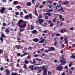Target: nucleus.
Returning a JSON list of instances; mask_svg holds the SVG:
<instances>
[{"instance_id":"nucleus-1","label":"nucleus","mask_w":75,"mask_h":75,"mask_svg":"<svg viewBox=\"0 0 75 75\" xmlns=\"http://www.w3.org/2000/svg\"><path fill=\"white\" fill-rule=\"evenodd\" d=\"M64 55L62 56V59L60 60V62L61 64H60V65H64L66 64V58H64Z\"/></svg>"},{"instance_id":"nucleus-2","label":"nucleus","mask_w":75,"mask_h":75,"mask_svg":"<svg viewBox=\"0 0 75 75\" xmlns=\"http://www.w3.org/2000/svg\"><path fill=\"white\" fill-rule=\"evenodd\" d=\"M46 67L45 66H44L42 68V70L43 71V75H47V69L45 68Z\"/></svg>"},{"instance_id":"nucleus-3","label":"nucleus","mask_w":75,"mask_h":75,"mask_svg":"<svg viewBox=\"0 0 75 75\" xmlns=\"http://www.w3.org/2000/svg\"><path fill=\"white\" fill-rule=\"evenodd\" d=\"M33 17V15L31 13H30L28 15H26L25 16V19H29L30 18V19L32 18Z\"/></svg>"},{"instance_id":"nucleus-4","label":"nucleus","mask_w":75,"mask_h":75,"mask_svg":"<svg viewBox=\"0 0 75 75\" xmlns=\"http://www.w3.org/2000/svg\"><path fill=\"white\" fill-rule=\"evenodd\" d=\"M61 65H60V64H59V66H57L56 67V70H58L59 71H61L63 69V67H62Z\"/></svg>"},{"instance_id":"nucleus-5","label":"nucleus","mask_w":75,"mask_h":75,"mask_svg":"<svg viewBox=\"0 0 75 75\" xmlns=\"http://www.w3.org/2000/svg\"><path fill=\"white\" fill-rule=\"evenodd\" d=\"M23 20L22 19L19 20L17 23V24L19 25V27H20L21 25V24H23Z\"/></svg>"},{"instance_id":"nucleus-6","label":"nucleus","mask_w":75,"mask_h":75,"mask_svg":"<svg viewBox=\"0 0 75 75\" xmlns=\"http://www.w3.org/2000/svg\"><path fill=\"white\" fill-rule=\"evenodd\" d=\"M44 20L43 19H39L38 21H37L36 22V24L37 23H39V24H41L42 23L44 22Z\"/></svg>"},{"instance_id":"nucleus-7","label":"nucleus","mask_w":75,"mask_h":75,"mask_svg":"<svg viewBox=\"0 0 75 75\" xmlns=\"http://www.w3.org/2000/svg\"><path fill=\"white\" fill-rule=\"evenodd\" d=\"M42 38H43V37H41L40 38V41L39 42V44H41V43H42V42H44V41H45V39Z\"/></svg>"},{"instance_id":"nucleus-8","label":"nucleus","mask_w":75,"mask_h":75,"mask_svg":"<svg viewBox=\"0 0 75 75\" xmlns=\"http://www.w3.org/2000/svg\"><path fill=\"white\" fill-rule=\"evenodd\" d=\"M5 10H6V8L4 7H3L0 10V11L1 13H2V14H4V13Z\"/></svg>"},{"instance_id":"nucleus-9","label":"nucleus","mask_w":75,"mask_h":75,"mask_svg":"<svg viewBox=\"0 0 75 75\" xmlns=\"http://www.w3.org/2000/svg\"><path fill=\"white\" fill-rule=\"evenodd\" d=\"M55 48L52 46L51 47L50 49H48L49 51H51L53 50H55Z\"/></svg>"},{"instance_id":"nucleus-10","label":"nucleus","mask_w":75,"mask_h":75,"mask_svg":"<svg viewBox=\"0 0 75 75\" xmlns=\"http://www.w3.org/2000/svg\"><path fill=\"white\" fill-rule=\"evenodd\" d=\"M26 23H24L23 25H21L20 27V28H23V27H26Z\"/></svg>"},{"instance_id":"nucleus-11","label":"nucleus","mask_w":75,"mask_h":75,"mask_svg":"<svg viewBox=\"0 0 75 75\" xmlns=\"http://www.w3.org/2000/svg\"><path fill=\"white\" fill-rule=\"evenodd\" d=\"M6 75H10V70L8 69H6Z\"/></svg>"},{"instance_id":"nucleus-12","label":"nucleus","mask_w":75,"mask_h":75,"mask_svg":"<svg viewBox=\"0 0 75 75\" xmlns=\"http://www.w3.org/2000/svg\"><path fill=\"white\" fill-rule=\"evenodd\" d=\"M33 41H34V42H38V41H39V39H38V38H34L33 40Z\"/></svg>"},{"instance_id":"nucleus-13","label":"nucleus","mask_w":75,"mask_h":75,"mask_svg":"<svg viewBox=\"0 0 75 75\" xmlns=\"http://www.w3.org/2000/svg\"><path fill=\"white\" fill-rule=\"evenodd\" d=\"M35 16H37V17H38V14L37 13V9L36 8H35Z\"/></svg>"},{"instance_id":"nucleus-14","label":"nucleus","mask_w":75,"mask_h":75,"mask_svg":"<svg viewBox=\"0 0 75 75\" xmlns=\"http://www.w3.org/2000/svg\"><path fill=\"white\" fill-rule=\"evenodd\" d=\"M18 3V1H14L13 2V4L14 5H17Z\"/></svg>"},{"instance_id":"nucleus-15","label":"nucleus","mask_w":75,"mask_h":75,"mask_svg":"<svg viewBox=\"0 0 75 75\" xmlns=\"http://www.w3.org/2000/svg\"><path fill=\"white\" fill-rule=\"evenodd\" d=\"M26 4H27V6H30L31 5V3L30 2H28L26 3Z\"/></svg>"},{"instance_id":"nucleus-16","label":"nucleus","mask_w":75,"mask_h":75,"mask_svg":"<svg viewBox=\"0 0 75 75\" xmlns=\"http://www.w3.org/2000/svg\"><path fill=\"white\" fill-rule=\"evenodd\" d=\"M69 2L68 1H67L66 2H64L63 3V4L64 5H66V4H69Z\"/></svg>"},{"instance_id":"nucleus-17","label":"nucleus","mask_w":75,"mask_h":75,"mask_svg":"<svg viewBox=\"0 0 75 75\" xmlns=\"http://www.w3.org/2000/svg\"><path fill=\"white\" fill-rule=\"evenodd\" d=\"M42 15L41 14H40L38 16V18L39 19H41V18H42Z\"/></svg>"},{"instance_id":"nucleus-18","label":"nucleus","mask_w":75,"mask_h":75,"mask_svg":"<svg viewBox=\"0 0 75 75\" xmlns=\"http://www.w3.org/2000/svg\"><path fill=\"white\" fill-rule=\"evenodd\" d=\"M36 33H37V30H33L32 32V33L33 34H35Z\"/></svg>"},{"instance_id":"nucleus-19","label":"nucleus","mask_w":75,"mask_h":75,"mask_svg":"<svg viewBox=\"0 0 75 75\" xmlns=\"http://www.w3.org/2000/svg\"><path fill=\"white\" fill-rule=\"evenodd\" d=\"M1 37L2 38H6V36L4 34H2Z\"/></svg>"},{"instance_id":"nucleus-20","label":"nucleus","mask_w":75,"mask_h":75,"mask_svg":"<svg viewBox=\"0 0 75 75\" xmlns=\"http://www.w3.org/2000/svg\"><path fill=\"white\" fill-rule=\"evenodd\" d=\"M5 31L6 33H7V34H9V30L7 29H6L5 30Z\"/></svg>"},{"instance_id":"nucleus-21","label":"nucleus","mask_w":75,"mask_h":75,"mask_svg":"<svg viewBox=\"0 0 75 75\" xmlns=\"http://www.w3.org/2000/svg\"><path fill=\"white\" fill-rule=\"evenodd\" d=\"M73 63V62H71L69 63V67H71V66H72Z\"/></svg>"},{"instance_id":"nucleus-22","label":"nucleus","mask_w":75,"mask_h":75,"mask_svg":"<svg viewBox=\"0 0 75 75\" xmlns=\"http://www.w3.org/2000/svg\"><path fill=\"white\" fill-rule=\"evenodd\" d=\"M17 75V73L16 72L14 73L13 72H12L11 75Z\"/></svg>"},{"instance_id":"nucleus-23","label":"nucleus","mask_w":75,"mask_h":75,"mask_svg":"<svg viewBox=\"0 0 75 75\" xmlns=\"http://www.w3.org/2000/svg\"><path fill=\"white\" fill-rule=\"evenodd\" d=\"M3 52H4V51L3 50L1 49H0V54H3Z\"/></svg>"},{"instance_id":"nucleus-24","label":"nucleus","mask_w":75,"mask_h":75,"mask_svg":"<svg viewBox=\"0 0 75 75\" xmlns=\"http://www.w3.org/2000/svg\"><path fill=\"white\" fill-rule=\"evenodd\" d=\"M57 6L58 8H60L61 7V4H59V5H57Z\"/></svg>"},{"instance_id":"nucleus-25","label":"nucleus","mask_w":75,"mask_h":75,"mask_svg":"<svg viewBox=\"0 0 75 75\" xmlns=\"http://www.w3.org/2000/svg\"><path fill=\"white\" fill-rule=\"evenodd\" d=\"M33 29H34V26L33 25H31V27H30V30H33Z\"/></svg>"},{"instance_id":"nucleus-26","label":"nucleus","mask_w":75,"mask_h":75,"mask_svg":"<svg viewBox=\"0 0 75 75\" xmlns=\"http://www.w3.org/2000/svg\"><path fill=\"white\" fill-rule=\"evenodd\" d=\"M57 17H56L53 20V22L54 23H55L56 22V18H57Z\"/></svg>"},{"instance_id":"nucleus-27","label":"nucleus","mask_w":75,"mask_h":75,"mask_svg":"<svg viewBox=\"0 0 75 75\" xmlns=\"http://www.w3.org/2000/svg\"><path fill=\"white\" fill-rule=\"evenodd\" d=\"M56 35L57 37H59V36H61V34H60V33H57L56 34Z\"/></svg>"},{"instance_id":"nucleus-28","label":"nucleus","mask_w":75,"mask_h":75,"mask_svg":"<svg viewBox=\"0 0 75 75\" xmlns=\"http://www.w3.org/2000/svg\"><path fill=\"white\" fill-rule=\"evenodd\" d=\"M20 40V38H18L17 39V41H18V42H19V43H20L21 42L19 40Z\"/></svg>"},{"instance_id":"nucleus-29","label":"nucleus","mask_w":75,"mask_h":75,"mask_svg":"<svg viewBox=\"0 0 75 75\" xmlns=\"http://www.w3.org/2000/svg\"><path fill=\"white\" fill-rule=\"evenodd\" d=\"M16 7L18 9H20V8H21V6H17Z\"/></svg>"},{"instance_id":"nucleus-30","label":"nucleus","mask_w":75,"mask_h":75,"mask_svg":"<svg viewBox=\"0 0 75 75\" xmlns=\"http://www.w3.org/2000/svg\"><path fill=\"white\" fill-rule=\"evenodd\" d=\"M60 10L61 11H62V12L64 13V8L62 7L61 8Z\"/></svg>"},{"instance_id":"nucleus-31","label":"nucleus","mask_w":75,"mask_h":75,"mask_svg":"<svg viewBox=\"0 0 75 75\" xmlns=\"http://www.w3.org/2000/svg\"><path fill=\"white\" fill-rule=\"evenodd\" d=\"M43 27H47V23H44V25H43Z\"/></svg>"},{"instance_id":"nucleus-32","label":"nucleus","mask_w":75,"mask_h":75,"mask_svg":"<svg viewBox=\"0 0 75 75\" xmlns=\"http://www.w3.org/2000/svg\"><path fill=\"white\" fill-rule=\"evenodd\" d=\"M17 49H19L20 48V45H17L16 46Z\"/></svg>"},{"instance_id":"nucleus-33","label":"nucleus","mask_w":75,"mask_h":75,"mask_svg":"<svg viewBox=\"0 0 75 75\" xmlns=\"http://www.w3.org/2000/svg\"><path fill=\"white\" fill-rule=\"evenodd\" d=\"M31 70H32V71L34 70V66L33 65L31 66Z\"/></svg>"},{"instance_id":"nucleus-34","label":"nucleus","mask_w":75,"mask_h":75,"mask_svg":"<svg viewBox=\"0 0 75 75\" xmlns=\"http://www.w3.org/2000/svg\"><path fill=\"white\" fill-rule=\"evenodd\" d=\"M28 52H25L23 54V55H24V56H25V55H28Z\"/></svg>"},{"instance_id":"nucleus-35","label":"nucleus","mask_w":75,"mask_h":75,"mask_svg":"<svg viewBox=\"0 0 75 75\" xmlns=\"http://www.w3.org/2000/svg\"><path fill=\"white\" fill-rule=\"evenodd\" d=\"M3 38H2V37H1L0 38V40H1V41L2 42V41H3Z\"/></svg>"},{"instance_id":"nucleus-36","label":"nucleus","mask_w":75,"mask_h":75,"mask_svg":"<svg viewBox=\"0 0 75 75\" xmlns=\"http://www.w3.org/2000/svg\"><path fill=\"white\" fill-rule=\"evenodd\" d=\"M33 64H36V62H35V59H33Z\"/></svg>"},{"instance_id":"nucleus-37","label":"nucleus","mask_w":75,"mask_h":75,"mask_svg":"<svg viewBox=\"0 0 75 75\" xmlns=\"http://www.w3.org/2000/svg\"><path fill=\"white\" fill-rule=\"evenodd\" d=\"M48 74H49V75H52V73L50 71H48Z\"/></svg>"},{"instance_id":"nucleus-38","label":"nucleus","mask_w":75,"mask_h":75,"mask_svg":"<svg viewBox=\"0 0 75 75\" xmlns=\"http://www.w3.org/2000/svg\"><path fill=\"white\" fill-rule=\"evenodd\" d=\"M47 31H48L47 30H45L43 31V33H45L46 34V33H47Z\"/></svg>"},{"instance_id":"nucleus-39","label":"nucleus","mask_w":75,"mask_h":75,"mask_svg":"<svg viewBox=\"0 0 75 75\" xmlns=\"http://www.w3.org/2000/svg\"><path fill=\"white\" fill-rule=\"evenodd\" d=\"M39 6V4H37L36 5L35 7L36 8H37Z\"/></svg>"},{"instance_id":"nucleus-40","label":"nucleus","mask_w":75,"mask_h":75,"mask_svg":"<svg viewBox=\"0 0 75 75\" xmlns=\"http://www.w3.org/2000/svg\"><path fill=\"white\" fill-rule=\"evenodd\" d=\"M23 11L26 14H27L28 13L27 12V11H26V10L24 9Z\"/></svg>"},{"instance_id":"nucleus-41","label":"nucleus","mask_w":75,"mask_h":75,"mask_svg":"<svg viewBox=\"0 0 75 75\" xmlns=\"http://www.w3.org/2000/svg\"><path fill=\"white\" fill-rule=\"evenodd\" d=\"M21 55V53H18L17 54V55L18 56V57H20V55Z\"/></svg>"},{"instance_id":"nucleus-42","label":"nucleus","mask_w":75,"mask_h":75,"mask_svg":"<svg viewBox=\"0 0 75 75\" xmlns=\"http://www.w3.org/2000/svg\"><path fill=\"white\" fill-rule=\"evenodd\" d=\"M43 6H44V5H43L40 6L39 7V8H42Z\"/></svg>"},{"instance_id":"nucleus-43","label":"nucleus","mask_w":75,"mask_h":75,"mask_svg":"<svg viewBox=\"0 0 75 75\" xmlns=\"http://www.w3.org/2000/svg\"><path fill=\"white\" fill-rule=\"evenodd\" d=\"M35 0H32V2L34 4H35V3H34V1H35Z\"/></svg>"},{"instance_id":"nucleus-44","label":"nucleus","mask_w":75,"mask_h":75,"mask_svg":"<svg viewBox=\"0 0 75 75\" xmlns=\"http://www.w3.org/2000/svg\"><path fill=\"white\" fill-rule=\"evenodd\" d=\"M30 58H31V57H30V55H28L27 57V58H28V59H30Z\"/></svg>"},{"instance_id":"nucleus-45","label":"nucleus","mask_w":75,"mask_h":75,"mask_svg":"<svg viewBox=\"0 0 75 75\" xmlns=\"http://www.w3.org/2000/svg\"><path fill=\"white\" fill-rule=\"evenodd\" d=\"M62 15H60L59 16V18L60 19H62Z\"/></svg>"},{"instance_id":"nucleus-46","label":"nucleus","mask_w":75,"mask_h":75,"mask_svg":"<svg viewBox=\"0 0 75 75\" xmlns=\"http://www.w3.org/2000/svg\"><path fill=\"white\" fill-rule=\"evenodd\" d=\"M24 68H25V69H27V66H26V64H24Z\"/></svg>"},{"instance_id":"nucleus-47","label":"nucleus","mask_w":75,"mask_h":75,"mask_svg":"<svg viewBox=\"0 0 75 75\" xmlns=\"http://www.w3.org/2000/svg\"><path fill=\"white\" fill-rule=\"evenodd\" d=\"M42 4L43 5L45 4H46V2H45V1H43L42 2Z\"/></svg>"},{"instance_id":"nucleus-48","label":"nucleus","mask_w":75,"mask_h":75,"mask_svg":"<svg viewBox=\"0 0 75 75\" xmlns=\"http://www.w3.org/2000/svg\"><path fill=\"white\" fill-rule=\"evenodd\" d=\"M38 57V55L36 54H35L34 55V57Z\"/></svg>"},{"instance_id":"nucleus-49","label":"nucleus","mask_w":75,"mask_h":75,"mask_svg":"<svg viewBox=\"0 0 75 75\" xmlns=\"http://www.w3.org/2000/svg\"><path fill=\"white\" fill-rule=\"evenodd\" d=\"M48 51H49V50H48H48H45L43 52H48Z\"/></svg>"},{"instance_id":"nucleus-50","label":"nucleus","mask_w":75,"mask_h":75,"mask_svg":"<svg viewBox=\"0 0 75 75\" xmlns=\"http://www.w3.org/2000/svg\"><path fill=\"white\" fill-rule=\"evenodd\" d=\"M6 25H7V24L6 23H4L3 24V26H4V27H5L6 26Z\"/></svg>"},{"instance_id":"nucleus-51","label":"nucleus","mask_w":75,"mask_h":75,"mask_svg":"<svg viewBox=\"0 0 75 75\" xmlns=\"http://www.w3.org/2000/svg\"><path fill=\"white\" fill-rule=\"evenodd\" d=\"M48 16H46L45 17V20H47V19H48Z\"/></svg>"},{"instance_id":"nucleus-52","label":"nucleus","mask_w":75,"mask_h":75,"mask_svg":"<svg viewBox=\"0 0 75 75\" xmlns=\"http://www.w3.org/2000/svg\"><path fill=\"white\" fill-rule=\"evenodd\" d=\"M25 64H28V61L27 60H25Z\"/></svg>"},{"instance_id":"nucleus-53","label":"nucleus","mask_w":75,"mask_h":75,"mask_svg":"<svg viewBox=\"0 0 75 75\" xmlns=\"http://www.w3.org/2000/svg\"><path fill=\"white\" fill-rule=\"evenodd\" d=\"M4 69V68L3 67H1L0 68L1 71H3Z\"/></svg>"},{"instance_id":"nucleus-54","label":"nucleus","mask_w":75,"mask_h":75,"mask_svg":"<svg viewBox=\"0 0 75 75\" xmlns=\"http://www.w3.org/2000/svg\"><path fill=\"white\" fill-rule=\"evenodd\" d=\"M50 27H52V26H53V23H51L50 25Z\"/></svg>"},{"instance_id":"nucleus-55","label":"nucleus","mask_w":75,"mask_h":75,"mask_svg":"<svg viewBox=\"0 0 75 75\" xmlns=\"http://www.w3.org/2000/svg\"><path fill=\"white\" fill-rule=\"evenodd\" d=\"M15 14L16 15H18L19 14V13L18 12H15Z\"/></svg>"},{"instance_id":"nucleus-56","label":"nucleus","mask_w":75,"mask_h":75,"mask_svg":"<svg viewBox=\"0 0 75 75\" xmlns=\"http://www.w3.org/2000/svg\"><path fill=\"white\" fill-rule=\"evenodd\" d=\"M48 16H51V14L50 12H49V13H48Z\"/></svg>"},{"instance_id":"nucleus-57","label":"nucleus","mask_w":75,"mask_h":75,"mask_svg":"<svg viewBox=\"0 0 75 75\" xmlns=\"http://www.w3.org/2000/svg\"><path fill=\"white\" fill-rule=\"evenodd\" d=\"M74 54H72V55H71L70 57L71 58H73V57L74 56Z\"/></svg>"},{"instance_id":"nucleus-58","label":"nucleus","mask_w":75,"mask_h":75,"mask_svg":"<svg viewBox=\"0 0 75 75\" xmlns=\"http://www.w3.org/2000/svg\"><path fill=\"white\" fill-rule=\"evenodd\" d=\"M23 12H21L20 13V16H22V15H23Z\"/></svg>"},{"instance_id":"nucleus-59","label":"nucleus","mask_w":75,"mask_h":75,"mask_svg":"<svg viewBox=\"0 0 75 75\" xmlns=\"http://www.w3.org/2000/svg\"><path fill=\"white\" fill-rule=\"evenodd\" d=\"M34 69H35V70H37V67H34Z\"/></svg>"},{"instance_id":"nucleus-60","label":"nucleus","mask_w":75,"mask_h":75,"mask_svg":"<svg viewBox=\"0 0 75 75\" xmlns=\"http://www.w3.org/2000/svg\"><path fill=\"white\" fill-rule=\"evenodd\" d=\"M70 74H72V71H71L69 70V73Z\"/></svg>"},{"instance_id":"nucleus-61","label":"nucleus","mask_w":75,"mask_h":75,"mask_svg":"<svg viewBox=\"0 0 75 75\" xmlns=\"http://www.w3.org/2000/svg\"><path fill=\"white\" fill-rule=\"evenodd\" d=\"M74 68L73 67H72L71 68V70H72V71H73L74 70Z\"/></svg>"},{"instance_id":"nucleus-62","label":"nucleus","mask_w":75,"mask_h":75,"mask_svg":"<svg viewBox=\"0 0 75 75\" xmlns=\"http://www.w3.org/2000/svg\"><path fill=\"white\" fill-rule=\"evenodd\" d=\"M24 30H23V29H21V28H20V31L21 32V31H24Z\"/></svg>"},{"instance_id":"nucleus-63","label":"nucleus","mask_w":75,"mask_h":75,"mask_svg":"<svg viewBox=\"0 0 75 75\" xmlns=\"http://www.w3.org/2000/svg\"><path fill=\"white\" fill-rule=\"evenodd\" d=\"M54 62H55L56 63L57 62H58V61L55 59L54 60Z\"/></svg>"},{"instance_id":"nucleus-64","label":"nucleus","mask_w":75,"mask_h":75,"mask_svg":"<svg viewBox=\"0 0 75 75\" xmlns=\"http://www.w3.org/2000/svg\"><path fill=\"white\" fill-rule=\"evenodd\" d=\"M67 40H68V38H65L64 39V41H67Z\"/></svg>"}]
</instances>
